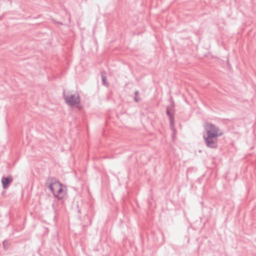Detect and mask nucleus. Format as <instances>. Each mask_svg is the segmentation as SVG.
<instances>
[{"label": "nucleus", "mask_w": 256, "mask_h": 256, "mask_svg": "<svg viewBox=\"0 0 256 256\" xmlns=\"http://www.w3.org/2000/svg\"><path fill=\"white\" fill-rule=\"evenodd\" d=\"M64 97L66 102L70 106H72L76 104H78L80 102L78 94L67 96L66 92H64Z\"/></svg>", "instance_id": "7ed1b4c3"}, {"label": "nucleus", "mask_w": 256, "mask_h": 256, "mask_svg": "<svg viewBox=\"0 0 256 256\" xmlns=\"http://www.w3.org/2000/svg\"><path fill=\"white\" fill-rule=\"evenodd\" d=\"M134 100L136 102H138L139 101V99L137 96H135Z\"/></svg>", "instance_id": "6e6552de"}, {"label": "nucleus", "mask_w": 256, "mask_h": 256, "mask_svg": "<svg viewBox=\"0 0 256 256\" xmlns=\"http://www.w3.org/2000/svg\"><path fill=\"white\" fill-rule=\"evenodd\" d=\"M217 136H203L206 145L210 148H215L218 147V138Z\"/></svg>", "instance_id": "20e7f679"}, {"label": "nucleus", "mask_w": 256, "mask_h": 256, "mask_svg": "<svg viewBox=\"0 0 256 256\" xmlns=\"http://www.w3.org/2000/svg\"><path fill=\"white\" fill-rule=\"evenodd\" d=\"M139 92L138 90H136L134 92L135 94L137 96Z\"/></svg>", "instance_id": "1a4fd4ad"}, {"label": "nucleus", "mask_w": 256, "mask_h": 256, "mask_svg": "<svg viewBox=\"0 0 256 256\" xmlns=\"http://www.w3.org/2000/svg\"><path fill=\"white\" fill-rule=\"evenodd\" d=\"M166 114L169 117L170 120V124L172 127L174 125V116L173 113V105L171 104L166 108Z\"/></svg>", "instance_id": "39448f33"}, {"label": "nucleus", "mask_w": 256, "mask_h": 256, "mask_svg": "<svg viewBox=\"0 0 256 256\" xmlns=\"http://www.w3.org/2000/svg\"><path fill=\"white\" fill-rule=\"evenodd\" d=\"M106 80V77L104 76L103 75H102V84H105Z\"/></svg>", "instance_id": "0eeeda50"}, {"label": "nucleus", "mask_w": 256, "mask_h": 256, "mask_svg": "<svg viewBox=\"0 0 256 256\" xmlns=\"http://www.w3.org/2000/svg\"><path fill=\"white\" fill-rule=\"evenodd\" d=\"M46 184H48V188L55 197L60 200L64 197L65 192L63 188V185L60 182H57L54 177L48 178Z\"/></svg>", "instance_id": "f257e3e1"}, {"label": "nucleus", "mask_w": 256, "mask_h": 256, "mask_svg": "<svg viewBox=\"0 0 256 256\" xmlns=\"http://www.w3.org/2000/svg\"><path fill=\"white\" fill-rule=\"evenodd\" d=\"M3 244H4V248L5 247V240H4L3 242Z\"/></svg>", "instance_id": "9d476101"}, {"label": "nucleus", "mask_w": 256, "mask_h": 256, "mask_svg": "<svg viewBox=\"0 0 256 256\" xmlns=\"http://www.w3.org/2000/svg\"><path fill=\"white\" fill-rule=\"evenodd\" d=\"M204 128L206 131V136H220L222 134L219 128L214 124L206 122L204 124Z\"/></svg>", "instance_id": "f03ea898"}, {"label": "nucleus", "mask_w": 256, "mask_h": 256, "mask_svg": "<svg viewBox=\"0 0 256 256\" xmlns=\"http://www.w3.org/2000/svg\"><path fill=\"white\" fill-rule=\"evenodd\" d=\"M13 178L11 176H3L2 178V188L4 189L8 188L9 184L12 182Z\"/></svg>", "instance_id": "423d86ee"}, {"label": "nucleus", "mask_w": 256, "mask_h": 256, "mask_svg": "<svg viewBox=\"0 0 256 256\" xmlns=\"http://www.w3.org/2000/svg\"><path fill=\"white\" fill-rule=\"evenodd\" d=\"M52 206L53 207V208L54 209V204H53Z\"/></svg>", "instance_id": "9b49d317"}]
</instances>
